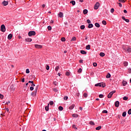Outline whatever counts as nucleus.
Masks as SVG:
<instances>
[{
    "label": "nucleus",
    "instance_id": "nucleus-48",
    "mask_svg": "<svg viewBox=\"0 0 131 131\" xmlns=\"http://www.w3.org/2000/svg\"><path fill=\"white\" fill-rule=\"evenodd\" d=\"M99 98H104V95L103 94H100L99 96Z\"/></svg>",
    "mask_w": 131,
    "mask_h": 131
},
{
    "label": "nucleus",
    "instance_id": "nucleus-27",
    "mask_svg": "<svg viewBox=\"0 0 131 131\" xmlns=\"http://www.w3.org/2000/svg\"><path fill=\"white\" fill-rule=\"evenodd\" d=\"M90 124L91 125H95V123L94 122V121H91L90 122Z\"/></svg>",
    "mask_w": 131,
    "mask_h": 131
},
{
    "label": "nucleus",
    "instance_id": "nucleus-29",
    "mask_svg": "<svg viewBox=\"0 0 131 131\" xmlns=\"http://www.w3.org/2000/svg\"><path fill=\"white\" fill-rule=\"evenodd\" d=\"M85 28V26H84V25H82L80 26V29L82 30H83V29H84Z\"/></svg>",
    "mask_w": 131,
    "mask_h": 131
},
{
    "label": "nucleus",
    "instance_id": "nucleus-61",
    "mask_svg": "<svg viewBox=\"0 0 131 131\" xmlns=\"http://www.w3.org/2000/svg\"><path fill=\"white\" fill-rule=\"evenodd\" d=\"M123 12L125 14H126L127 13V11H126V10H124Z\"/></svg>",
    "mask_w": 131,
    "mask_h": 131
},
{
    "label": "nucleus",
    "instance_id": "nucleus-60",
    "mask_svg": "<svg viewBox=\"0 0 131 131\" xmlns=\"http://www.w3.org/2000/svg\"><path fill=\"white\" fill-rule=\"evenodd\" d=\"M83 60H82V59H80L79 60V63H83Z\"/></svg>",
    "mask_w": 131,
    "mask_h": 131
},
{
    "label": "nucleus",
    "instance_id": "nucleus-52",
    "mask_svg": "<svg viewBox=\"0 0 131 131\" xmlns=\"http://www.w3.org/2000/svg\"><path fill=\"white\" fill-rule=\"evenodd\" d=\"M87 23H88V24H91V20L87 19Z\"/></svg>",
    "mask_w": 131,
    "mask_h": 131
},
{
    "label": "nucleus",
    "instance_id": "nucleus-17",
    "mask_svg": "<svg viewBox=\"0 0 131 131\" xmlns=\"http://www.w3.org/2000/svg\"><path fill=\"white\" fill-rule=\"evenodd\" d=\"M86 50H91V45H88L85 47Z\"/></svg>",
    "mask_w": 131,
    "mask_h": 131
},
{
    "label": "nucleus",
    "instance_id": "nucleus-19",
    "mask_svg": "<svg viewBox=\"0 0 131 131\" xmlns=\"http://www.w3.org/2000/svg\"><path fill=\"white\" fill-rule=\"evenodd\" d=\"M50 106V104H48V105L45 107V110L46 111H49V107Z\"/></svg>",
    "mask_w": 131,
    "mask_h": 131
},
{
    "label": "nucleus",
    "instance_id": "nucleus-12",
    "mask_svg": "<svg viewBox=\"0 0 131 131\" xmlns=\"http://www.w3.org/2000/svg\"><path fill=\"white\" fill-rule=\"evenodd\" d=\"M13 37V34H10L9 35H8V39H12Z\"/></svg>",
    "mask_w": 131,
    "mask_h": 131
},
{
    "label": "nucleus",
    "instance_id": "nucleus-57",
    "mask_svg": "<svg viewBox=\"0 0 131 131\" xmlns=\"http://www.w3.org/2000/svg\"><path fill=\"white\" fill-rule=\"evenodd\" d=\"M53 91H54V92H58V90H57V89H56V88L53 89Z\"/></svg>",
    "mask_w": 131,
    "mask_h": 131
},
{
    "label": "nucleus",
    "instance_id": "nucleus-25",
    "mask_svg": "<svg viewBox=\"0 0 131 131\" xmlns=\"http://www.w3.org/2000/svg\"><path fill=\"white\" fill-rule=\"evenodd\" d=\"M70 4H72L73 6H75V1H72L70 2Z\"/></svg>",
    "mask_w": 131,
    "mask_h": 131
},
{
    "label": "nucleus",
    "instance_id": "nucleus-42",
    "mask_svg": "<svg viewBox=\"0 0 131 131\" xmlns=\"http://www.w3.org/2000/svg\"><path fill=\"white\" fill-rule=\"evenodd\" d=\"M83 97H84V98H88V94L84 93L83 94Z\"/></svg>",
    "mask_w": 131,
    "mask_h": 131
},
{
    "label": "nucleus",
    "instance_id": "nucleus-28",
    "mask_svg": "<svg viewBox=\"0 0 131 131\" xmlns=\"http://www.w3.org/2000/svg\"><path fill=\"white\" fill-rule=\"evenodd\" d=\"M106 78H110L111 77V75L110 73H108L106 76Z\"/></svg>",
    "mask_w": 131,
    "mask_h": 131
},
{
    "label": "nucleus",
    "instance_id": "nucleus-36",
    "mask_svg": "<svg viewBox=\"0 0 131 131\" xmlns=\"http://www.w3.org/2000/svg\"><path fill=\"white\" fill-rule=\"evenodd\" d=\"M72 127L75 129H77V127H76V125H75V124L73 125Z\"/></svg>",
    "mask_w": 131,
    "mask_h": 131
},
{
    "label": "nucleus",
    "instance_id": "nucleus-15",
    "mask_svg": "<svg viewBox=\"0 0 131 131\" xmlns=\"http://www.w3.org/2000/svg\"><path fill=\"white\" fill-rule=\"evenodd\" d=\"M126 52H127V53H131V48L129 47H128L126 50Z\"/></svg>",
    "mask_w": 131,
    "mask_h": 131
},
{
    "label": "nucleus",
    "instance_id": "nucleus-16",
    "mask_svg": "<svg viewBox=\"0 0 131 131\" xmlns=\"http://www.w3.org/2000/svg\"><path fill=\"white\" fill-rule=\"evenodd\" d=\"M80 53L82 55H86V52L85 51H84V50H81Z\"/></svg>",
    "mask_w": 131,
    "mask_h": 131
},
{
    "label": "nucleus",
    "instance_id": "nucleus-3",
    "mask_svg": "<svg viewBox=\"0 0 131 131\" xmlns=\"http://www.w3.org/2000/svg\"><path fill=\"white\" fill-rule=\"evenodd\" d=\"M116 92L115 91H112L109 93V94L107 95V98L108 99H111V98H112V96H113V94H115Z\"/></svg>",
    "mask_w": 131,
    "mask_h": 131
},
{
    "label": "nucleus",
    "instance_id": "nucleus-62",
    "mask_svg": "<svg viewBox=\"0 0 131 131\" xmlns=\"http://www.w3.org/2000/svg\"><path fill=\"white\" fill-rule=\"evenodd\" d=\"M21 81H22V82H25V79L23 78V79H21Z\"/></svg>",
    "mask_w": 131,
    "mask_h": 131
},
{
    "label": "nucleus",
    "instance_id": "nucleus-34",
    "mask_svg": "<svg viewBox=\"0 0 131 131\" xmlns=\"http://www.w3.org/2000/svg\"><path fill=\"white\" fill-rule=\"evenodd\" d=\"M72 117H78V115H77V114H73Z\"/></svg>",
    "mask_w": 131,
    "mask_h": 131
},
{
    "label": "nucleus",
    "instance_id": "nucleus-47",
    "mask_svg": "<svg viewBox=\"0 0 131 131\" xmlns=\"http://www.w3.org/2000/svg\"><path fill=\"white\" fill-rule=\"evenodd\" d=\"M128 114H129V115H130V114H131V108L129 109V110L128 111Z\"/></svg>",
    "mask_w": 131,
    "mask_h": 131
},
{
    "label": "nucleus",
    "instance_id": "nucleus-7",
    "mask_svg": "<svg viewBox=\"0 0 131 131\" xmlns=\"http://www.w3.org/2000/svg\"><path fill=\"white\" fill-rule=\"evenodd\" d=\"M35 48H36V49H41L42 48V46L36 44L35 45Z\"/></svg>",
    "mask_w": 131,
    "mask_h": 131
},
{
    "label": "nucleus",
    "instance_id": "nucleus-58",
    "mask_svg": "<svg viewBox=\"0 0 131 131\" xmlns=\"http://www.w3.org/2000/svg\"><path fill=\"white\" fill-rule=\"evenodd\" d=\"M118 5L120 8H121V7H122V4H121V3H120L118 4Z\"/></svg>",
    "mask_w": 131,
    "mask_h": 131
},
{
    "label": "nucleus",
    "instance_id": "nucleus-2",
    "mask_svg": "<svg viewBox=\"0 0 131 131\" xmlns=\"http://www.w3.org/2000/svg\"><path fill=\"white\" fill-rule=\"evenodd\" d=\"M38 90V86H37L34 92H32L31 94L32 97H34L35 96H36V94L37 93Z\"/></svg>",
    "mask_w": 131,
    "mask_h": 131
},
{
    "label": "nucleus",
    "instance_id": "nucleus-31",
    "mask_svg": "<svg viewBox=\"0 0 131 131\" xmlns=\"http://www.w3.org/2000/svg\"><path fill=\"white\" fill-rule=\"evenodd\" d=\"M122 116L123 117H125V116H126V112H124L122 114Z\"/></svg>",
    "mask_w": 131,
    "mask_h": 131
},
{
    "label": "nucleus",
    "instance_id": "nucleus-49",
    "mask_svg": "<svg viewBox=\"0 0 131 131\" xmlns=\"http://www.w3.org/2000/svg\"><path fill=\"white\" fill-rule=\"evenodd\" d=\"M102 113H106V114H107V113H108V111H107V110H103L102 111Z\"/></svg>",
    "mask_w": 131,
    "mask_h": 131
},
{
    "label": "nucleus",
    "instance_id": "nucleus-24",
    "mask_svg": "<svg viewBox=\"0 0 131 131\" xmlns=\"http://www.w3.org/2000/svg\"><path fill=\"white\" fill-rule=\"evenodd\" d=\"M102 128V127L101 126H99L98 127H97L96 128V130H100V129Z\"/></svg>",
    "mask_w": 131,
    "mask_h": 131
},
{
    "label": "nucleus",
    "instance_id": "nucleus-41",
    "mask_svg": "<svg viewBox=\"0 0 131 131\" xmlns=\"http://www.w3.org/2000/svg\"><path fill=\"white\" fill-rule=\"evenodd\" d=\"M66 75H67V76H69V75H70V73H69V72H67L66 73Z\"/></svg>",
    "mask_w": 131,
    "mask_h": 131
},
{
    "label": "nucleus",
    "instance_id": "nucleus-46",
    "mask_svg": "<svg viewBox=\"0 0 131 131\" xmlns=\"http://www.w3.org/2000/svg\"><path fill=\"white\" fill-rule=\"evenodd\" d=\"M50 105H51V106L53 105L54 104V102L51 101L50 102Z\"/></svg>",
    "mask_w": 131,
    "mask_h": 131
},
{
    "label": "nucleus",
    "instance_id": "nucleus-18",
    "mask_svg": "<svg viewBox=\"0 0 131 131\" xmlns=\"http://www.w3.org/2000/svg\"><path fill=\"white\" fill-rule=\"evenodd\" d=\"M126 84H127V82H126L125 81H123L122 82V85H123V86H125V85H126Z\"/></svg>",
    "mask_w": 131,
    "mask_h": 131
},
{
    "label": "nucleus",
    "instance_id": "nucleus-8",
    "mask_svg": "<svg viewBox=\"0 0 131 131\" xmlns=\"http://www.w3.org/2000/svg\"><path fill=\"white\" fill-rule=\"evenodd\" d=\"M122 20L125 21V22H127V23H128V22H129V19L125 18L124 16H122Z\"/></svg>",
    "mask_w": 131,
    "mask_h": 131
},
{
    "label": "nucleus",
    "instance_id": "nucleus-35",
    "mask_svg": "<svg viewBox=\"0 0 131 131\" xmlns=\"http://www.w3.org/2000/svg\"><path fill=\"white\" fill-rule=\"evenodd\" d=\"M61 41H66V39L65 38V37H62L61 38Z\"/></svg>",
    "mask_w": 131,
    "mask_h": 131
},
{
    "label": "nucleus",
    "instance_id": "nucleus-64",
    "mask_svg": "<svg viewBox=\"0 0 131 131\" xmlns=\"http://www.w3.org/2000/svg\"><path fill=\"white\" fill-rule=\"evenodd\" d=\"M128 73H131V69H128Z\"/></svg>",
    "mask_w": 131,
    "mask_h": 131
},
{
    "label": "nucleus",
    "instance_id": "nucleus-23",
    "mask_svg": "<svg viewBox=\"0 0 131 131\" xmlns=\"http://www.w3.org/2000/svg\"><path fill=\"white\" fill-rule=\"evenodd\" d=\"M123 65L124 66H125V67H126V66H127V65H128V62L125 61L123 63Z\"/></svg>",
    "mask_w": 131,
    "mask_h": 131
},
{
    "label": "nucleus",
    "instance_id": "nucleus-43",
    "mask_svg": "<svg viewBox=\"0 0 131 131\" xmlns=\"http://www.w3.org/2000/svg\"><path fill=\"white\" fill-rule=\"evenodd\" d=\"M48 30H52V27H51V26H49L48 27Z\"/></svg>",
    "mask_w": 131,
    "mask_h": 131
},
{
    "label": "nucleus",
    "instance_id": "nucleus-22",
    "mask_svg": "<svg viewBox=\"0 0 131 131\" xmlns=\"http://www.w3.org/2000/svg\"><path fill=\"white\" fill-rule=\"evenodd\" d=\"M95 26H96V27H97L98 28H99V27H100V24L97 23L95 24Z\"/></svg>",
    "mask_w": 131,
    "mask_h": 131
},
{
    "label": "nucleus",
    "instance_id": "nucleus-44",
    "mask_svg": "<svg viewBox=\"0 0 131 131\" xmlns=\"http://www.w3.org/2000/svg\"><path fill=\"white\" fill-rule=\"evenodd\" d=\"M111 13H112V14H113V13H114V9L113 8H112L111 9Z\"/></svg>",
    "mask_w": 131,
    "mask_h": 131
},
{
    "label": "nucleus",
    "instance_id": "nucleus-1",
    "mask_svg": "<svg viewBox=\"0 0 131 131\" xmlns=\"http://www.w3.org/2000/svg\"><path fill=\"white\" fill-rule=\"evenodd\" d=\"M95 86H100L101 88H105L106 86V84L104 83H98L95 85Z\"/></svg>",
    "mask_w": 131,
    "mask_h": 131
},
{
    "label": "nucleus",
    "instance_id": "nucleus-5",
    "mask_svg": "<svg viewBox=\"0 0 131 131\" xmlns=\"http://www.w3.org/2000/svg\"><path fill=\"white\" fill-rule=\"evenodd\" d=\"M100 7V3L99 2L96 3L94 5V10H98Z\"/></svg>",
    "mask_w": 131,
    "mask_h": 131
},
{
    "label": "nucleus",
    "instance_id": "nucleus-32",
    "mask_svg": "<svg viewBox=\"0 0 131 131\" xmlns=\"http://www.w3.org/2000/svg\"><path fill=\"white\" fill-rule=\"evenodd\" d=\"M123 99L124 100V101H126V100H128V97H126V96H125L123 98Z\"/></svg>",
    "mask_w": 131,
    "mask_h": 131
},
{
    "label": "nucleus",
    "instance_id": "nucleus-14",
    "mask_svg": "<svg viewBox=\"0 0 131 131\" xmlns=\"http://www.w3.org/2000/svg\"><path fill=\"white\" fill-rule=\"evenodd\" d=\"M25 40H26V41L30 42L31 41H32V39L28 38H26Z\"/></svg>",
    "mask_w": 131,
    "mask_h": 131
},
{
    "label": "nucleus",
    "instance_id": "nucleus-51",
    "mask_svg": "<svg viewBox=\"0 0 131 131\" xmlns=\"http://www.w3.org/2000/svg\"><path fill=\"white\" fill-rule=\"evenodd\" d=\"M119 2H120V3H125V1L124 0H119Z\"/></svg>",
    "mask_w": 131,
    "mask_h": 131
},
{
    "label": "nucleus",
    "instance_id": "nucleus-10",
    "mask_svg": "<svg viewBox=\"0 0 131 131\" xmlns=\"http://www.w3.org/2000/svg\"><path fill=\"white\" fill-rule=\"evenodd\" d=\"M115 107H119V101H116L115 103Z\"/></svg>",
    "mask_w": 131,
    "mask_h": 131
},
{
    "label": "nucleus",
    "instance_id": "nucleus-38",
    "mask_svg": "<svg viewBox=\"0 0 131 131\" xmlns=\"http://www.w3.org/2000/svg\"><path fill=\"white\" fill-rule=\"evenodd\" d=\"M81 71H82V69H81V68L79 69V70H78V73H81Z\"/></svg>",
    "mask_w": 131,
    "mask_h": 131
},
{
    "label": "nucleus",
    "instance_id": "nucleus-40",
    "mask_svg": "<svg viewBox=\"0 0 131 131\" xmlns=\"http://www.w3.org/2000/svg\"><path fill=\"white\" fill-rule=\"evenodd\" d=\"M102 23L103 25H106V24H107V23L105 20H102Z\"/></svg>",
    "mask_w": 131,
    "mask_h": 131
},
{
    "label": "nucleus",
    "instance_id": "nucleus-63",
    "mask_svg": "<svg viewBox=\"0 0 131 131\" xmlns=\"http://www.w3.org/2000/svg\"><path fill=\"white\" fill-rule=\"evenodd\" d=\"M6 110V111L7 112H9V111H10V110H9V108H5Z\"/></svg>",
    "mask_w": 131,
    "mask_h": 131
},
{
    "label": "nucleus",
    "instance_id": "nucleus-50",
    "mask_svg": "<svg viewBox=\"0 0 131 131\" xmlns=\"http://www.w3.org/2000/svg\"><path fill=\"white\" fill-rule=\"evenodd\" d=\"M26 73L28 74L30 72V71H29V69H27L26 71Z\"/></svg>",
    "mask_w": 131,
    "mask_h": 131
},
{
    "label": "nucleus",
    "instance_id": "nucleus-13",
    "mask_svg": "<svg viewBox=\"0 0 131 131\" xmlns=\"http://www.w3.org/2000/svg\"><path fill=\"white\" fill-rule=\"evenodd\" d=\"M74 107H75V104H72L70 107H69V109L70 110H72V109H73L74 108Z\"/></svg>",
    "mask_w": 131,
    "mask_h": 131
},
{
    "label": "nucleus",
    "instance_id": "nucleus-59",
    "mask_svg": "<svg viewBox=\"0 0 131 131\" xmlns=\"http://www.w3.org/2000/svg\"><path fill=\"white\" fill-rule=\"evenodd\" d=\"M28 83H34V82H33V81H29V82H28Z\"/></svg>",
    "mask_w": 131,
    "mask_h": 131
},
{
    "label": "nucleus",
    "instance_id": "nucleus-11",
    "mask_svg": "<svg viewBox=\"0 0 131 131\" xmlns=\"http://www.w3.org/2000/svg\"><path fill=\"white\" fill-rule=\"evenodd\" d=\"M58 17H59V18H63V14L62 13V12H60L58 14Z\"/></svg>",
    "mask_w": 131,
    "mask_h": 131
},
{
    "label": "nucleus",
    "instance_id": "nucleus-30",
    "mask_svg": "<svg viewBox=\"0 0 131 131\" xmlns=\"http://www.w3.org/2000/svg\"><path fill=\"white\" fill-rule=\"evenodd\" d=\"M60 68V67L59 66H57L56 68H55V71H58V70H59Z\"/></svg>",
    "mask_w": 131,
    "mask_h": 131
},
{
    "label": "nucleus",
    "instance_id": "nucleus-56",
    "mask_svg": "<svg viewBox=\"0 0 131 131\" xmlns=\"http://www.w3.org/2000/svg\"><path fill=\"white\" fill-rule=\"evenodd\" d=\"M46 69H47V70H50V66H47L46 67Z\"/></svg>",
    "mask_w": 131,
    "mask_h": 131
},
{
    "label": "nucleus",
    "instance_id": "nucleus-9",
    "mask_svg": "<svg viewBox=\"0 0 131 131\" xmlns=\"http://www.w3.org/2000/svg\"><path fill=\"white\" fill-rule=\"evenodd\" d=\"M3 5L4 6H8V5H9V2H8V1H4L3 3H2Z\"/></svg>",
    "mask_w": 131,
    "mask_h": 131
},
{
    "label": "nucleus",
    "instance_id": "nucleus-55",
    "mask_svg": "<svg viewBox=\"0 0 131 131\" xmlns=\"http://www.w3.org/2000/svg\"><path fill=\"white\" fill-rule=\"evenodd\" d=\"M0 98L1 99H4V95L0 94Z\"/></svg>",
    "mask_w": 131,
    "mask_h": 131
},
{
    "label": "nucleus",
    "instance_id": "nucleus-33",
    "mask_svg": "<svg viewBox=\"0 0 131 131\" xmlns=\"http://www.w3.org/2000/svg\"><path fill=\"white\" fill-rule=\"evenodd\" d=\"M58 109H59V111H62L63 107L62 106H59Z\"/></svg>",
    "mask_w": 131,
    "mask_h": 131
},
{
    "label": "nucleus",
    "instance_id": "nucleus-37",
    "mask_svg": "<svg viewBox=\"0 0 131 131\" xmlns=\"http://www.w3.org/2000/svg\"><path fill=\"white\" fill-rule=\"evenodd\" d=\"M63 100H65L66 101H67V100H68V96H64L63 97Z\"/></svg>",
    "mask_w": 131,
    "mask_h": 131
},
{
    "label": "nucleus",
    "instance_id": "nucleus-39",
    "mask_svg": "<svg viewBox=\"0 0 131 131\" xmlns=\"http://www.w3.org/2000/svg\"><path fill=\"white\" fill-rule=\"evenodd\" d=\"M71 40L73 41H74L76 40V37H73L72 38V40Z\"/></svg>",
    "mask_w": 131,
    "mask_h": 131
},
{
    "label": "nucleus",
    "instance_id": "nucleus-54",
    "mask_svg": "<svg viewBox=\"0 0 131 131\" xmlns=\"http://www.w3.org/2000/svg\"><path fill=\"white\" fill-rule=\"evenodd\" d=\"M30 91H33V90H34V88H33V86H31L30 88Z\"/></svg>",
    "mask_w": 131,
    "mask_h": 131
},
{
    "label": "nucleus",
    "instance_id": "nucleus-4",
    "mask_svg": "<svg viewBox=\"0 0 131 131\" xmlns=\"http://www.w3.org/2000/svg\"><path fill=\"white\" fill-rule=\"evenodd\" d=\"M35 34H36L35 31H31L29 32V33H28L29 36H34V35H35Z\"/></svg>",
    "mask_w": 131,
    "mask_h": 131
},
{
    "label": "nucleus",
    "instance_id": "nucleus-26",
    "mask_svg": "<svg viewBox=\"0 0 131 131\" xmlns=\"http://www.w3.org/2000/svg\"><path fill=\"white\" fill-rule=\"evenodd\" d=\"M100 57H104L105 56V53H104L103 52H101L100 53Z\"/></svg>",
    "mask_w": 131,
    "mask_h": 131
},
{
    "label": "nucleus",
    "instance_id": "nucleus-21",
    "mask_svg": "<svg viewBox=\"0 0 131 131\" xmlns=\"http://www.w3.org/2000/svg\"><path fill=\"white\" fill-rule=\"evenodd\" d=\"M83 13L84 15H86V14H88V10L84 9L83 11Z\"/></svg>",
    "mask_w": 131,
    "mask_h": 131
},
{
    "label": "nucleus",
    "instance_id": "nucleus-53",
    "mask_svg": "<svg viewBox=\"0 0 131 131\" xmlns=\"http://www.w3.org/2000/svg\"><path fill=\"white\" fill-rule=\"evenodd\" d=\"M53 84H54V85H57L58 84V82H57L56 81H54L53 82Z\"/></svg>",
    "mask_w": 131,
    "mask_h": 131
},
{
    "label": "nucleus",
    "instance_id": "nucleus-6",
    "mask_svg": "<svg viewBox=\"0 0 131 131\" xmlns=\"http://www.w3.org/2000/svg\"><path fill=\"white\" fill-rule=\"evenodd\" d=\"M1 29L2 32H5L6 31V27L5 26V25H2Z\"/></svg>",
    "mask_w": 131,
    "mask_h": 131
},
{
    "label": "nucleus",
    "instance_id": "nucleus-20",
    "mask_svg": "<svg viewBox=\"0 0 131 131\" xmlns=\"http://www.w3.org/2000/svg\"><path fill=\"white\" fill-rule=\"evenodd\" d=\"M94 25L92 24H90L88 26V28H93Z\"/></svg>",
    "mask_w": 131,
    "mask_h": 131
},
{
    "label": "nucleus",
    "instance_id": "nucleus-45",
    "mask_svg": "<svg viewBox=\"0 0 131 131\" xmlns=\"http://www.w3.org/2000/svg\"><path fill=\"white\" fill-rule=\"evenodd\" d=\"M97 63H96V62H94L93 63V66L94 67H97Z\"/></svg>",
    "mask_w": 131,
    "mask_h": 131
}]
</instances>
